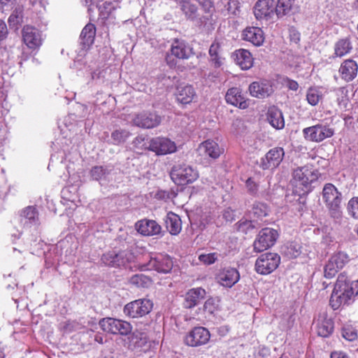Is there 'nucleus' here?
<instances>
[{
  "instance_id": "obj_31",
  "label": "nucleus",
  "mask_w": 358,
  "mask_h": 358,
  "mask_svg": "<svg viewBox=\"0 0 358 358\" xmlns=\"http://www.w3.org/2000/svg\"><path fill=\"white\" fill-rule=\"evenodd\" d=\"M267 120L270 124L276 129H282L285 127V120L282 113L275 106L268 108Z\"/></svg>"
},
{
  "instance_id": "obj_26",
  "label": "nucleus",
  "mask_w": 358,
  "mask_h": 358,
  "mask_svg": "<svg viewBox=\"0 0 358 358\" xmlns=\"http://www.w3.org/2000/svg\"><path fill=\"white\" fill-rule=\"evenodd\" d=\"M242 38L255 46H260L264 41V34L262 29L257 27H246L242 34Z\"/></svg>"
},
{
  "instance_id": "obj_21",
  "label": "nucleus",
  "mask_w": 358,
  "mask_h": 358,
  "mask_svg": "<svg viewBox=\"0 0 358 358\" xmlns=\"http://www.w3.org/2000/svg\"><path fill=\"white\" fill-rule=\"evenodd\" d=\"M198 151L200 155L216 159L222 154L223 149L220 147L218 143L208 139L199 144Z\"/></svg>"
},
{
  "instance_id": "obj_27",
  "label": "nucleus",
  "mask_w": 358,
  "mask_h": 358,
  "mask_svg": "<svg viewBox=\"0 0 358 358\" xmlns=\"http://www.w3.org/2000/svg\"><path fill=\"white\" fill-rule=\"evenodd\" d=\"M206 294V290L201 287L189 289L185 296L184 307L186 308H194L199 303L200 300L205 298Z\"/></svg>"
},
{
  "instance_id": "obj_5",
  "label": "nucleus",
  "mask_w": 358,
  "mask_h": 358,
  "mask_svg": "<svg viewBox=\"0 0 358 358\" xmlns=\"http://www.w3.org/2000/svg\"><path fill=\"white\" fill-rule=\"evenodd\" d=\"M136 257L131 250H122L117 253L109 252L103 255L101 261L103 263L110 267L128 268L130 264L134 262Z\"/></svg>"
},
{
  "instance_id": "obj_13",
  "label": "nucleus",
  "mask_w": 358,
  "mask_h": 358,
  "mask_svg": "<svg viewBox=\"0 0 358 358\" xmlns=\"http://www.w3.org/2000/svg\"><path fill=\"white\" fill-rule=\"evenodd\" d=\"M210 338V331L203 327H195L185 336L184 343L190 347L206 345Z\"/></svg>"
},
{
  "instance_id": "obj_43",
  "label": "nucleus",
  "mask_w": 358,
  "mask_h": 358,
  "mask_svg": "<svg viewBox=\"0 0 358 358\" xmlns=\"http://www.w3.org/2000/svg\"><path fill=\"white\" fill-rule=\"evenodd\" d=\"M343 338L348 341H355L358 338V331L355 327L350 324L345 325L341 329Z\"/></svg>"
},
{
  "instance_id": "obj_63",
  "label": "nucleus",
  "mask_w": 358,
  "mask_h": 358,
  "mask_svg": "<svg viewBox=\"0 0 358 358\" xmlns=\"http://www.w3.org/2000/svg\"><path fill=\"white\" fill-rule=\"evenodd\" d=\"M357 106H358V101H357Z\"/></svg>"
},
{
  "instance_id": "obj_62",
  "label": "nucleus",
  "mask_w": 358,
  "mask_h": 358,
  "mask_svg": "<svg viewBox=\"0 0 358 358\" xmlns=\"http://www.w3.org/2000/svg\"><path fill=\"white\" fill-rule=\"evenodd\" d=\"M357 235H358V227H357Z\"/></svg>"
},
{
  "instance_id": "obj_38",
  "label": "nucleus",
  "mask_w": 358,
  "mask_h": 358,
  "mask_svg": "<svg viewBox=\"0 0 358 358\" xmlns=\"http://www.w3.org/2000/svg\"><path fill=\"white\" fill-rule=\"evenodd\" d=\"M145 136L141 135L136 136L132 141L133 150L138 155H143L149 150L150 142L148 144Z\"/></svg>"
},
{
  "instance_id": "obj_52",
  "label": "nucleus",
  "mask_w": 358,
  "mask_h": 358,
  "mask_svg": "<svg viewBox=\"0 0 358 358\" xmlns=\"http://www.w3.org/2000/svg\"><path fill=\"white\" fill-rule=\"evenodd\" d=\"M248 192L252 195H256L259 190V185L252 178H249L245 182Z\"/></svg>"
},
{
  "instance_id": "obj_15",
  "label": "nucleus",
  "mask_w": 358,
  "mask_h": 358,
  "mask_svg": "<svg viewBox=\"0 0 358 358\" xmlns=\"http://www.w3.org/2000/svg\"><path fill=\"white\" fill-rule=\"evenodd\" d=\"M285 156L284 149L275 147L261 159L259 166L264 170H273L279 166Z\"/></svg>"
},
{
  "instance_id": "obj_59",
  "label": "nucleus",
  "mask_w": 358,
  "mask_h": 358,
  "mask_svg": "<svg viewBox=\"0 0 358 358\" xmlns=\"http://www.w3.org/2000/svg\"><path fill=\"white\" fill-rule=\"evenodd\" d=\"M86 6H91L92 5V0H84Z\"/></svg>"
},
{
  "instance_id": "obj_20",
  "label": "nucleus",
  "mask_w": 358,
  "mask_h": 358,
  "mask_svg": "<svg viewBox=\"0 0 358 358\" xmlns=\"http://www.w3.org/2000/svg\"><path fill=\"white\" fill-rule=\"evenodd\" d=\"M225 99L229 104L238 107L241 109H245L249 106L248 100L245 99L241 90L238 87L229 89L226 93Z\"/></svg>"
},
{
  "instance_id": "obj_28",
  "label": "nucleus",
  "mask_w": 358,
  "mask_h": 358,
  "mask_svg": "<svg viewBox=\"0 0 358 358\" xmlns=\"http://www.w3.org/2000/svg\"><path fill=\"white\" fill-rule=\"evenodd\" d=\"M166 228L173 236L178 235L182 230V221L180 217L173 212H169L165 219Z\"/></svg>"
},
{
  "instance_id": "obj_6",
  "label": "nucleus",
  "mask_w": 358,
  "mask_h": 358,
  "mask_svg": "<svg viewBox=\"0 0 358 358\" xmlns=\"http://www.w3.org/2000/svg\"><path fill=\"white\" fill-rule=\"evenodd\" d=\"M153 308V303L148 299H139L127 303L124 314L132 319H138L149 314Z\"/></svg>"
},
{
  "instance_id": "obj_10",
  "label": "nucleus",
  "mask_w": 358,
  "mask_h": 358,
  "mask_svg": "<svg viewBox=\"0 0 358 358\" xmlns=\"http://www.w3.org/2000/svg\"><path fill=\"white\" fill-rule=\"evenodd\" d=\"M22 42L31 50H38L43 43L42 31L31 24H26L22 29Z\"/></svg>"
},
{
  "instance_id": "obj_47",
  "label": "nucleus",
  "mask_w": 358,
  "mask_h": 358,
  "mask_svg": "<svg viewBox=\"0 0 358 358\" xmlns=\"http://www.w3.org/2000/svg\"><path fill=\"white\" fill-rule=\"evenodd\" d=\"M347 208L349 215L355 219H358V196L350 199Z\"/></svg>"
},
{
  "instance_id": "obj_23",
  "label": "nucleus",
  "mask_w": 358,
  "mask_h": 358,
  "mask_svg": "<svg viewBox=\"0 0 358 358\" xmlns=\"http://www.w3.org/2000/svg\"><path fill=\"white\" fill-rule=\"evenodd\" d=\"M338 72L343 80L350 82L357 76L358 65L353 59H345L341 63Z\"/></svg>"
},
{
  "instance_id": "obj_12",
  "label": "nucleus",
  "mask_w": 358,
  "mask_h": 358,
  "mask_svg": "<svg viewBox=\"0 0 358 358\" xmlns=\"http://www.w3.org/2000/svg\"><path fill=\"white\" fill-rule=\"evenodd\" d=\"M348 261L349 257L346 253L343 252L334 253L324 265V276L328 279L334 278Z\"/></svg>"
},
{
  "instance_id": "obj_14",
  "label": "nucleus",
  "mask_w": 358,
  "mask_h": 358,
  "mask_svg": "<svg viewBox=\"0 0 358 358\" xmlns=\"http://www.w3.org/2000/svg\"><path fill=\"white\" fill-rule=\"evenodd\" d=\"M149 150L157 155H165L171 154L177 150L174 141L166 137H155L150 140Z\"/></svg>"
},
{
  "instance_id": "obj_36",
  "label": "nucleus",
  "mask_w": 358,
  "mask_h": 358,
  "mask_svg": "<svg viewBox=\"0 0 358 358\" xmlns=\"http://www.w3.org/2000/svg\"><path fill=\"white\" fill-rule=\"evenodd\" d=\"M129 284L138 288H148L153 283L152 279L143 273L133 275L129 280Z\"/></svg>"
},
{
  "instance_id": "obj_48",
  "label": "nucleus",
  "mask_w": 358,
  "mask_h": 358,
  "mask_svg": "<svg viewBox=\"0 0 358 358\" xmlns=\"http://www.w3.org/2000/svg\"><path fill=\"white\" fill-rule=\"evenodd\" d=\"M218 259L217 252H210L208 254H201L199 256V260L205 265L214 264Z\"/></svg>"
},
{
  "instance_id": "obj_19",
  "label": "nucleus",
  "mask_w": 358,
  "mask_h": 358,
  "mask_svg": "<svg viewBox=\"0 0 358 358\" xmlns=\"http://www.w3.org/2000/svg\"><path fill=\"white\" fill-rule=\"evenodd\" d=\"M249 90L252 96L264 99L272 93L273 87L271 81L262 80L252 83L249 86Z\"/></svg>"
},
{
  "instance_id": "obj_17",
  "label": "nucleus",
  "mask_w": 358,
  "mask_h": 358,
  "mask_svg": "<svg viewBox=\"0 0 358 358\" xmlns=\"http://www.w3.org/2000/svg\"><path fill=\"white\" fill-rule=\"evenodd\" d=\"M254 14L257 20H269L275 13L274 0H258L254 6Z\"/></svg>"
},
{
  "instance_id": "obj_53",
  "label": "nucleus",
  "mask_w": 358,
  "mask_h": 358,
  "mask_svg": "<svg viewBox=\"0 0 358 358\" xmlns=\"http://www.w3.org/2000/svg\"><path fill=\"white\" fill-rule=\"evenodd\" d=\"M289 38L291 41L297 43L300 41V33L298 31L294 29L293 28L290 29Z\"/></svg>"
},
{
  "instance_id": "obj_34",
  "label": "nucleus",
  "mask_w": 358,
  "mask_h": 358,
  "mask_svg": "<svg viewBox=\"0 0 358 358\" xmlns=\"http://www.w3.org/2000/svg\"><path fill=\"white\" fill-rule=\"evenodd\" d=\"M210 61L215 68H220L223 64L224 58L221 54V45L217 41H214L209 48Z\"/></svg>"
},
{
  "instance_id": "obj_37",
  "label": "nucleus",
  "mask_w": 358,
  "mask_h": 358,
  "mask_svg": "<svg viewBox=\"0 0 358 358\" xmlns=\"http://www.w3.org/2000/svg\"><path fill=\"white\" fill-rule=\"evenodd\" d=\"M352 49V46L349 39L343 38L336 43L334 46V55L336 57H342L350 53Z\"/></svg>"
},
{
  "instance_id": "obj_51",
  "label": "nucleus",
  "mask_w": 358,
  "mask_h": 358,
  "mask_svg": "<svg viewBox=\"0 0 358 358\" xmlns=\"http://www.w3.org/2000/svg\"><path fill=\"white\" fill-rule=\"evenodd\" d=\"M90 174L94 180H99L106 174V170L102 166H96L91 169Z\"/></svg>"
},
{
  "instance_id": "obj_7",
  "label": "nucleus",
  "mask_w": 358,
  "mask_h": 358,
  "mask_svg": "<svg viewBox=\"0 0 358 358\" xmlns=\"http://www.w3.org/2000/svg\"><path fill=\"white\" fill-rule=\"evenodd\" d=\"M303 134L306 140L320 143L334 135V129L328 124L318 123L303 129Z\"/></svg>"
},
{
  "instance_id": "obj_3",
  "label": "nucleus",
  "mask_w": 358,
  "mask_h": 358,
  "mask_svg": "<svg viewBox=\"0 0 358 358\" xmlns=\"http://www.w3.org/2000/svg\"><path fill=\"white\" fill-rule=\"evenodd\" d=\"M170 177L176 185L185 186L195 182L199 178V173L196 169L186 163H181L172 166Z\"/></svg>"
},
{
  "instance_id": "obj_46",
  "label": "nucleus",
  "mask_w": 358,
  "mask_h": 358,
  "mask_svg": "<svg viewBox=\"0 0 358 358\" xmlns=\"http://www.w3.org/2000/svg\"><path fill=\"white\" fill-rule=\"evenodd\" d=\"M252 213L257 218H262L268 215V206L262 202H255L252 206Z\"/></svg>"
},
{
  "instance_id": "obj_18",
  "label": "nucleus",
  "mask_w": 358,
  "mask_h": 358,
  "mask_svg": "<svg viewBox=\"0 0 358 358\" xmlns=\"http://www.w3.org/2000/svg\"><path fill=\"white\" fill-rule=\"evenodd\" d=\"M217 279L221 285L230 288L239 280L240 274L236 268L225 267L220 271Z\"/></svg>"
},
{
  "instance_id": "obj_4",
  "label": "nucleus",
  "mask_w": 358,
  "mask_h": 358,
  "mask_svg": "<svg viewBox=\"0 0 358 358\" xmlns=\"http://www.w3.org/2000/svg\"><path fill=\"white\" fill-rule=\"evenodd\" d=\"M322 199L331 216L340 215L342 194L331 183H326L322 189Z\"/></svg>"
},
{
  "instance_id": "obj_32",
  "label": "nucleus",
  "mask_w": 358,
  "mask_h": 358,
  "mask_svg": "<svg viewBox=\"0 0 358 358\" xmlns=\"http://www.w3.org/2000/svg\"><path fill=\"white\" fill-rule=\"evenodd\" d=\"M236 64L243 69L248 70L253 65L252 54L247 50L239 49L234 53Z\"/></svg>"
},
{
  "instance_id": "obj_61",
  "label": "nucleus",
  "mask_w": 358,
  "mask_h": 358,
  "mask_svg": "<svg viewBox=\"0 0 358 358\" xmlns=\"http://www.w3.org/2000/svg\"><path fill=\"white\" fill-rule=\"evenodd\" d=\"M210 77H212V78H217V76H214L213 74H209L208 75V78H210Z\"/></svg>"
},
{
  "instance_id": "obj_57",
  "label": "nucleus",
  "mask_w": 358,
  "mask_h": 358,
  "mask_svg": "<svg viewBox=\"0 0 358 358\" xmlns=\"http://www.w3.org/2000/svg\"><path fill=\"white\" fill-rule=\"evenodd\" d=\"M94 341L99 343H103V337L101 335L96 334Z\"/></svg>"
},
{
  "instance_id": "obj_50",
  "label": "nucleus",
  "mask_w": 358,
  "mask_h": 358,
  "mask_svg": "<svg viewBox=\"0 0 358 358\" xmlns=\"http://www.w3.org/2000/svg\"><path fill=\"white\" fill-rule=\"evenodd\" d=\"M217 310V304L215 303L213 299H208L206 301L203 305V310L210 314L213 315Z\"/></svg>"
},
{
  "instance_id": "obj_22",
  "label": "nucleus",
  "mask_w": 358,
  "mask_h": 358,
  "mask_svg": "<svg viewBox=\"0 0 358 358\" xmlns=\"http://www.w3.org/2000/svg\"><path fill=\"white\" fill-rule=\"evenodd\" d=\"M135 227L138 233L148 236L158 235L162 230L161 226L152 220H139L136 223Z\"/></svg>"
},
{
  "instance_id": "obj_30",
  "label": "nucleus",
  "mask_w": 358,
  "mask_h": 358,
  "mask_svg": "<svg viewBox=\"0 0 358 358\" xmlns=\"http://www.w3.org/2000/svg\"><path fill=\"white\" fill-rule=\"evenodd\" d=\"M334 328L333 320L327 318L326 314L319 317L317 322V332L320 336L328 337L332 334Z\"/></svg>"
},
{
  "instance_id": "obj_49",
  "label": "nucleus",
  "mask_w": 358,
  "mask_h": 358,
  "mask_svg": "<svg viewBox=\"0 0 358 358\" xmlns=\"http://www.w3.org/2000/svg\"><path fill=\"white\" fill-rule=\"evenodd\" d=\"M23 21V8L17 6L10 15L8 22H22Z\"/></svg>"
},
{
  "instance_id": "obj_1",
  "label": "nucleus",
  "mask_w": 358,
  "mask_h": 358,
  "mask_svg": "<svg viewBox=\"0 0 358 358\" xmlns=\"http://www.w3.org/2000/svg\"><path fill=\"white\" fill-rule=\"evenodd\" d=\"M358 295V280H350L345 272L341 273L331 292L329 306L334 310L352 304Z\"/></svg>"
},
{
  "instance_id": "obj_55",
  "label": "nucleus",
  "mask_w": 358,
  "mask_h": 358,
  "mask_svg": "<svg viewBox=\"0 0 358 358\" xmlns=\"http://www.w3.org/2000/svg\"><path fill=\"white\" fill-rule=\"evenodd\" d=\"M330 358H350V357L343 351H334L331 353Z\"/></svg>"
},
{
  "instance_id": "obj_45",
  "label": "nucleus",
  "mask_w": 358,
  "mask_h": 358,
  "mask_svg": "<svg viewBox=\"0 0 358 358\" xmlns=\"http://www.w3.org/2000/svg\"><path fill=\"white\" fill-rule=\"evenodd\" d=\"M21 216L28 220L30 223H36L38 222V213L36 208L34 206H27L23 209Z\"/></svg>"
},
{
  "instance_id": "obj_16",
  "label": "nucleus",
  "mask_w": 358,
  "mask_h": 358,
  "mask_svg": "<svg viewBox=\"0 0 358 358\" xmlns=\"http://www.w3.org/2000/svg\"><path fill=\"white\" fill-rule=\"evenodd\" d=\"M162 121L156 112L143 111L135 115L133 124L138 127L151 129L157 127Z\"/></svg>"
},
{
  "instance_id": "obj_24",
  "label": "nucleus",
  "mask_w": 358,
  "mask_h": 358,
  "mask_svg": "<svg viewBox=\"0 0 358 358\" xmlns=\"http://www.w3.org/2000/svg\"><path fill=\"white\" fill-rule=\"evenodd\" d=\"M171 55L180 59H186L194 55L193 49L186 42L175 39L171 45Z\"/></svg>"
},
{
  "instance_id": "obj_60",
  "label": "nucleus",
  "mask_w": 358,
  "mask_h": 358,
  "mask_svg": "<svg viewBox=\"0 0 358 358\" xmlns=\"http://www.w3.org/2000/svg\"><path fill=\"white\" fill-rule=\"evenodd\" d=\"M355 7H356V8H358V0H355Z\"/></svg>"
},
{
  "instance_id": "obj_11",
  "label": "nucleus",
  "mask_w": 358,
  "mask_h": 358,
  "mask_svg": "<svg viewBox=\"0 0 358 358\" xmlns=\"http://www.w3.org/2000/svg\"><path fill=\"white\" fill-rule=\"evenodd\" d=\"M280 257L277 253L266 252L261 255L255 262V271L262 275H268L274 271L280 263Z\"/></svg>"
},
{
  "instance_id": "obj_33",
  "label": "nucleus",
  "mask_w": 358,
  "mask_h": 358,
  "mask_svg": "<svg viewBox=\"0 0 358 358\" xmlns=\"http://www.w3.org/2000/svg\"><path fill=\"white\" fill-rule=\"evenodd\" d=\"M295 0H278L275 3V13L278 19L292 13Z\"/></svg>"
},
{
  "instance_id": "obj_8",
  "label": "nucleus",
  "mask_w": 358,
  "mask_h": 358,
  "mask_svg": "<svg viewBox=\"0 0 358 358\" xmlns=\"http://www.w3.org/2000/svg\"><path fill=\"white\" fill-rule=\"evenodd\" d=\"M173 263L171 257L168 255L159 254L155 257H150L146 264H139L140 271H156L161 273H168L173 268Z\"/></svg>"
},
{
  "instance_id": "obj_42",
  "label": "nucleus",
  "mask_w": 358,
  "mask_h": 358,
  "mask_svg": "<svg viewBox=\"0 0 358 358\" xmlns=\"http://www.w3.org/2000/svg\"><path fill=\"white\" fill-rule=\"evenodd\" d=\"M129 136L130 132L125 129H116L111 133L114 145L124 143Z\"/></svg>"
},
{
  "instance_id": "obj_56",
  "label": "nucleus",
  "mask_w": 358,
  "mask_h": 358,
  "mask_svg": "<svg viewBox=\"0 0 358 358\" xmlns=\"http://www.w3.org/2000/svg\"><path fill=\"white\" fill-rule=\"evenodd\" d=\"M287 87L289 90L296 91L299 88V84L296 81L289 79L287 80Z\"/></svg>"
},
{
  "instance_id": "obj_39",
  "label": "nucleus",
  "mask_w": 358,
  "mask_h": 358,
  "mask_svg": "<svg viewBox=\"0 0 358 358\" xmlns=\"http://www.w3.org/2000/svg\"><path fill=\"white\" fill-rule=\"evenodd\" d=\"M117 322V319L113 317H104L99 320V324L101 329L110 334H113L116 331L115 324Z\"/></svg>"
},
{
  "instance_id": "obj_29",
  "label": "nucleus",
  "mask_w": 358,
  "mask_h": 358,
  "mask_svg": "<svg viewBox=\"0 0 358 358\" xmlns=\"http://www.w3.org/2000/svg\"><path fill=\"white\" fill-rule=\"evenodd\" d=\"M96 35L94 24H86L83 29L80 38L83 50H87L93 44Z\"/></svg>"
},
{
  "instance_id": "obj_54",
  "label": "nucleus",
  "mask_w": 358,
  "mask_h": 358,
  "mask_svg": "<svg viewBox=\"0 0 358 358\" xmlns=\"http://www.w3.org/2000/svg\"><path fill=\"white\" fill-rule=\"evenodd\" d=\"M8 34L6 24H0V41L4 40Z\"/></svg>"
},
{
  "instance_id": "obj_40",
  "label": "nucleus",
  "mask_w": 358,
  "mask_h": 358,
  "mask_svg": "<svg viewBox=\"0 0 358 358\" xmlns=\"http://www.w3.org/2000/svg\"><path fill=\"white\" fill-rule=\"evenodd\" d=\"M116 331H114L113 335L128 336L132 331V325L130 322L117 319V322L115 324Z\"/></svg>"
},
{
  "instance_id": "obj_2",
  "label": "nucleus",
  "mask_w": 358,
  "mask_h": 358,
  "mask_svg": "<svg viewBox=\"0 0 358 358\" xmlns=\"http://www.w3.org/2000/svg\"><path fill=\"white\" fill-rule=\"evenodd\" d=\"M319 171L312 165L298 167L292 173L293 193L299 196H304L311 191V185L319 177Z\"/></svg>"
},
{
  "instance_id": "obj_9",
  "label": "nucleus",
  "mask_w": 358,
  "mask_h": 358,
  "mask_svg": "<svg viewBox=\"0 0 358 358\" xmlns=\"http://www.w3.org/2000/svg\"><path fill=\"white\" fill-rule=\"evenodd\" d=\"M278 236V232L275 229L268 227L262 229L253 243L254 251L262 252L271 248L275 243Z\"/></svg>"
},
{
  "instance_id": "obj_41",
  "label": "nucleus",
  "mask_w": 358,
  "mask_h": 358,
  "mask_svg": "<svg viewBox=\"0 0 358 358\" xmlns=\"http://www.w3.org/2000/svg\"><path fill=\"white\" fill-rule=\"evenodd\" d=\"M322 98V92L315 87L308 88L306 93V100L311 106H316Z\"/></svg>"
},
{
  "instance_id": "obj_25",
  "label": "nucleus",
  "mask_w": 358,
  "mask_h": 358,
  "mask_svg": "<svg viewBox=\"0 0 358 358\" xmlns=\"http://www.w3.org/2000/svg\"><path fill=\"white\" fill-rule=\"evenodd\" d=\"M177 101L182 105L190 104L196 98V93L191 85L178 86L175 94Z\"/></svg>"
},
{
  "instance_id": "obj_35",
  "label": "nucleus",
  "mask_w": 358,
  "mask_h": 358,
  "mask_svg": "<svg viewBox=\"0 0 358 358\" xmlns=\"http://www.w3.org/2000/svg\"><path fill=\"white\" fill-rule=\"evenodd\" d=\"M201 6L202 10L204 12L202 17L200 18L201 22L206 21H213V13L215 7L213 0H196Z\"/></svg>"
},
{
  "instance_id": "obj_58",
  "label": "nucleus",
  "mask_w": 358,
  "mask_h": 358,
  "mask_svg": "<svg viewBox=\"0 0 358 358\" xmlns=\"http://www.w3.org/2000/svg\"><path fill=\"white\" fill-rule=\"evenodd\" d=\"M5 18H6V15L4 14L3 10H0V22H4Z\"/></svg>"
},
{
  "instance_id": "obj_44",
  "label": "nucleus",
  "mask_w": 358,
  "mask_h": 358,
  "mask_svg": "<svg viewBox=\"0 0 358 358\" xmlns=\"http://www.w3.org/2000/svg\"><path fill=\"white\" fill-rule=\"evenodd\" d=\"M181 9L185 15L187 17V20H194L196 16L197 8L190 2L184 0L181 2Z\"/></svg>"
}]
</instances>
